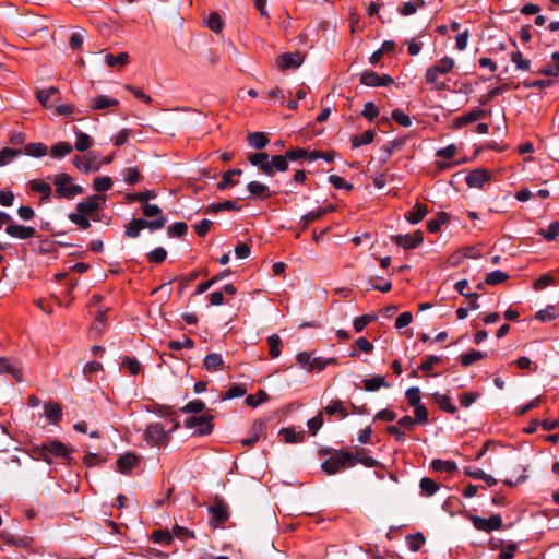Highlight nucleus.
<instances>
[{
	"label": "nucleus",
	"mask_w": 559,
	"mask_h": 559,
	"mask_svg": "<svg viewBox=\"0 0 559 559\" xmlns=\"http://www.w3.org/2000/svg\"><path fill=\"white\" fill-rule=\"evenodd\" d=\"M206 26L214 33L219 34L223 31L224 22L219 13L211 12L206 19Z\"/></svg>",
	"instance_id": "nucleus-50"
},
{
	"label": "nucleus",
	"mask_w": 559,
	"mask_h": 559,
	"mask_svg": "<svg viewBox=\"0 0 559 559\" xmlns=\"http://www.w3.org/2000/svg\"><path fill=\"white\" fill-rule=\"evenodd\" d=\"M45 416L49 423L58 425L62 418L61 406L53 401L45 403Z\"/></svg>",
	"instance_id": "nucleus-28"
},
{
	"label": "nucleus",
	"mask_w": 559,
	"mask_h": 559,
	"mask_svg": "<svg viewBox=\"0 0 559 559\" xmlns=\"http://www.w3.org/2000/svg\"><path fill=\"white\" fill-rule=\"evenodd\" d=\"M246 392H247V390L243 385L231 384L226 392L221 394V400L226 401V400H231V399H236V397H241L246 394Z\"/></svg>",
	"instance_id": "nucleus-58"
},
{
	"label": "nucleus",
	"mask_w": 559,
	"mask_h": 559,
	"mask_svg": "<svg viewBox=\"0 0 559 559\" xmlns=\"http://www.w3.org/2000/svg\"><path fill=\"white\" fill-rule=\"evenodd\" d=\"M75 135H76V141L74 144V148L76 151L86 152L87 150H90L93 146L94 141L87 133H84V132L78 130V131H75Z\"/></svg>",
	"instance_id": "nucleus-37"
},
{
	"label": "nucleus",
	"mask_w": 559,
	"mask_h": 559,
	"mask_svg": "<svg viewBox=\"0 0 559 559\" xmlns=\"http://www.w3.org/2000/svg\"><path fill=\"white\" fill-rule=\"evenodd\" d=\"M432 399L438 404V407L441 411L447 412V413L452 414V415L456 413L457 408L452 403L451 397L449 395L440 394V393H433L432 394Z\"/></svg>",
	"instance_id": "nucleus-30"
},
{
	"label": "nucleus",
	"mask_w": 559,
	"mask_h": 559,
	"mask_svg": "<svg viewBox=\"0 0 559 559\" xmlns=\"http://www.w3.org/2000/svg\"><path fill=\"white\" fill-rule=\"evenodd\" d=\"M312 354L308 352H299L296 355L297 364L307 372H321L325 366V358L323 357H311Z\"/></svg>",
	"instance_id": "nucleus-10"
},
{
	"label": "nucleus",
	"mask_w": 559,
	"mask_h": 559,
	"mask_svg": "<svg viewBox=\"0 0 559 559\" xmlns=\"http://www.w3.org/2000/svg\"><path fill=\"white\" fill-rule=\"evenodd\" d=\"M139 457L132 453L127 452L117 460V471L121 474L128 475L139 464Z\"/></svg>",
	"instance_id": "nucleus-20"
},
{
	"label": "nucleus",
	"mask_w": 559,
	"mask_h": 559,
	"mask_svg": "<svg viewBox=\"0 0 559 559\" xmlns=\"http://www.w3.org/2000/svg\"><path fill=\"white\" fill-rule=\"evenodd\" d=\"M224 293L227 295H235L237 293V288L234 284H226L223 286V290H217L211 293L207 298L212 306H221L224 304Z\"/></svg>",
	"instance_id": "nucleus-25"
},
{
	"label": "nucleus",
	"mask_w": 559,
	"mask_h": 559,
	"mask_svg": "<svg viewBox=\"0 0 559 559\" xmlns=\"http://www.w3.org/2000/svg\"><path fill=\"white\" fill-rule=\"evenodd\" d=\"M269 400V395L264 390H259L254 395L250 394L246 397L245 402L248 406L257 407L260 404L266 402Z\"/></svg>",
	"instance_id": "nucleus-62"
},
{
	"label": "nucleus",
	"mask_w": 559,
	"mask_h": 559,
	"mask_svg": "<svg viewBox=\"0 0 559 559\" xmlns=\"http://www.w3.org/2000/svg\"><path fill=\"white\" fill-rule=\"evenodd\" d=\"M165 224V216H160L152 221H147L145 218H133L126 225L124 235L129 238H136L141 230L145 228L157 230L163 228Z\"/></svg>",
	"instance_id": "nucleus-6"
},
{
	"label": "nucleus",
	"mask_w": 559,
	"mask_h": 559,
	"mask_svg": "<svg viewBox=\"0 0 559 559\" xmlns=\"http://www.w3.org/2000/svg\"><path fill=\"white\" fill-rule=\"evenodd\" d=\"M376 136L374 131L367 130L359 135H353L350 138L352 148H358L362 145H368L373 142Z\"/></svg>",
	"instance_id": "nucleus-32"
},
{
	"label": "nucleus",
	"mask_w": 559,
	"mask_h": 559,
	"mask_svg": "<svg viewBox=\"0 0 559 559\" xmlns=\"http://www.w3.org/2000/svg\"><path fill=\"white\" fill-rule=\"evenodd\" d=\"M450 222V215L447 212H438L432 219L427 222V230L431 234L438 233L441 227Z\"/></svg>",
	"instance_id": "nucleus-29"
},
{
	"label": "nucleus",
	"mask_w": 559,
	"mask_h": 559,
	"mask_svg": "<svg viewBox=\"0 0 559 559\" xmlns=\"http://www.w3.org/2000/svg\"><path fill=\"white\" fill-rule=\"evenodd\" d=\"M247 141L248 144L255 150H263L270 142L264 132L249 133Z\"/></svg>",
	"instance_id": "nucleus-31"
},
{
	"label": "nucleus",
	"mask_w": 559,
	"mask_h": 559,
	"mask_svg": "<svg viewBox=\"0 0 559 559\" xmlns=\"http://www.w3.org/2000/svg\"><path fill=\"white\" fill-rule=\"evenodd\" d=\"M73 178L67 173H59L53 176L52 182L56 186V198L72 200L84 192L83 187L73 183Z\"/></svg>",
	"instance_id": "nucleus-1"
},
{
	"label": "nucleus",
	"mask_w": 559,
	"mask_h": 559,
	"mask_svg": "<svg viewBox=\"0 0 559 559\" xmlns=\"http://www.w3.org/2000/svg\"><path fill=\"white\" fill-rule=\"evenodd\" d=\"M48 147L46 144L37 142V143H28L22 150V153L32 157H43L47 154Z\"/></svg>",
	"instance_id": "nucleus-36"
},
{
	"label": "nucleus",
	"mask_w": 559,
	"mask_h": 559,
	"mask_svg": "<svg viewBox=\"0 0 559 559\" xmlns=\"http://www.w3.org/2000/svg\"><path fill=\"white\" fill-rule=\"evenodd\" d=\"M280 436L284 438L286 443H298L302 442L305 439V432H297L293 427L282 428L280 430Z\"/></svg>",
	"instance_id": "nucleus-34"
},
{
	"label": "nucleus",
	"mask_w": 559,
	"mask_h": 559,
	"mask_svg": "<svg viewBox=\"0 0 559 559\" xmlns=\"http://www.w3.org/2000/svg\"><path fill=\"white\" fill-rule=\"evenodd\" d=\"M241 206L235 200H225L218 203H212L204 210L205 214L218 213L221 211H240Z\"/></svg>",
	"instance_id": "nucleus-23"
},
{
	"label": "nucleus",
	"mask_w": 559,
	"mask_h": 559,
	"mask_svg": "<svg viewBox=\"0 0 559 559\" xmlns=\"http://www.w3.org/2000/svg\"><path fill=\"white\" fill-rule=\"evenodd\" d=\"M5 233L12 238L26 240L35 237L36 229L32 226L19 225L11 222L7 225Z\"/></svg>",
	"instance_id": "nucleus-17"
},
{
	"label": "nucleus",
	"mask_w": 559,
	"mask_h": 559,
	"mask_svg": "<svg viewBox=\"0 0 559 559\" xmlns=\"http://www.w3.org/2000/svg\"><path fill=\"white\" fill-rule=\"evenodd\" d=\"M210 518V526L217 528L224 525L229 519L228 506L223 499L216 497L212 504L207 508Z\"/></svg>",
	"instance_id": "nucleus-8"
},
{
	"label": "nucleus",
	"mask_w": 559,
	"mask_h": 559,
	"mask_svg": "<svg viewBox=\"0 0 559 559\" xmlns=\"http://www.w3.org/2000/svg\"><path fill=\"white\" fill-rule=\"evenodd\" d=\"M486 117H487V110L476 107V108L472 109L471 111L456 117L454 119V127L457 129H461L464 126H467L474 121L484 119Z\"/></svg>",
	"instance_id": "nucleus-19"
},
{
	"label": "nucleus",
	"mask_w": 559,
	"mask_h": 559,
	"mask_svg": "<svg viewBox=\"0 0 559 559\" xmlns=\"http://www.w3.org/2000/svg\"><path fill=\"white\" fill-rule=\"evenodd\" d=\"M46 442V455H48L49 463L51 465L53 463V459L60 460L61 463L71 466L75 464L74 459L72 456L74 449L72 447H68L62 441L57 439H49Z\"/></svg>",
	"instance_id": "nucleus-4"
},
{
	"label": "nucleus",
	"mask_w": 559,
	"mask_h": 559,
	"mask_svg": "<svg viewBox=\"0 0 559 559\" xmlns=\"http://www.w3.org/2000/svg\"><path fill=\"white\" fill-rule=\"evenodd\" d=\"M467 518L471 520L476 530L486 533L498 531L503 525L502 518L500 514H493L488 519H484L481 516L468 513Z\"/></svg>",
	"instance_id": "nucleus-9"
},
{
	"label": "nucleus",
	"mask_w": 559,
	"mask_h": 559,
	"mask_svg": "<svg viewBox=\"0 0 559 559\" xmlns=\"http://www.w3.org/2000/svg\"><path fill=\"white\" fill-rule=\"evenodd\" d=\"M490 180L491 173L485 168H476L465 177V182L469 188L483 189L484 185Z\"/></svg>",
	"instance_id": "nucleus-15"
},
{
	"label": "nucleus",
	"mask_w": 559,
	"mask_h": 559,
	"mask_svg": "<svg viewBox=\"0 0 559 559\" xmlns=\"http://www.w3.org/2000/svg\"><path fill=\"white\" fill-rule=\"evenodd\" d=\"M288 158L286 154L269 155L267 166H265V175L273 177L277 171L285 173L288 170Z\"/></svg>",
	"instance_id": "nucleus-14"
},
{
	"label": "nucleus",
	"mask_w": 559,
	"mask_h": 559,
	"mask_svg": "<svg viewBox=\"0 0 559 559\" xmlns=\"http://www.w3.org/2000/svg\"><path fill=\"white\" fill-rule=\"evenodd\" d=\"M119 105V100L116 98H110L107 95H98L94 99V104L91 106L94 110H103L108 107H116Z\"/></svg>",
	"instance_id": "nucleus-47"
},
{
	"label": "nucleus",
	"mask_w": 559,
	"mask_h": 559,
	"mask_svg": "<svg viewBox=\"0 0 559 559\" xmlns=\"http://www.w3.org/2000/svg\"><path fill=\"white\" fill-rule=\"evenodd\" d=\"M304 59L299 52H285L278 56L276 63L282 70L296 69L301 66Z\"/></svg>",
	"instance_id": "nucleus-18"
},
{
	"label": "nucleus",
	"mask_w": 559,
	"mask_h": 559,
	"mask_svg": "<svg viewBox=\"0 0 559 559\" xmlns=\"http://www.w3.org/2000/svg\"><path fill=\"white\" fill-rule=\"evenodd\" d=\"M364 389L368 392H374L379 390L382 386H390V384L385 381V378L383 376H374L368 379H365L364 381Z\"/></svg>",
	"instance_id": "nucleus-38"
},
{
	"label": "nucleus",
	"mask_w": 559,
	"mask_h": 559,
	"mask_svg": "<svg viewBox=\"0 0 559 559\" xmlns=\"http://www.w3.org/2000/svg\"><path fill=\"white\" fill-rule=\"evenodd\" d=\"M430 466H431V468L435 472H447L449 474H453L457 469V466H456L455 462H453V461H444V460H441V459L432 460Z\"/></svg>",
	"instance_id": "nucleus-41"
},
{
	"label": "nucleus",
	"mask_w": 559,
	"mask_h": 559,
	"mask_svg": "<svg viewBox=\"0 0 559 559\" xmlns=\"http://www.w3.org/2000/svg\"><path fill=\"white\" fill-rule=\"evenodd\" d=\"M509 278V275L500 270H495L486 275L485 283L487 285L496 286Z\"/></svg>",
	"instance_id": "nucleus-59"
},
{
	"label": "nucleus",
	"mask_w": 559,
	"mask_h": 559,
	"mask_svg": "<svg viewBox=\"0 0 559 559\" xmlns=\"http://www.w3.org/2000/svg\"><path fill=\"white\" fill-rule=\"evenodd\" d=\"M173 426L169 429L160 423L150 424L145 429V440L151 445H165L170 441L169 433L175 429V418H171Z\"/></svg>",
	"instance_id": "nucleus-5"
},
{
	"label": "nucleus",
	"mask_w": 559,
	"mask_h": 559,
	"mask_svg": "<svg viewBox=\"0 0 559 559\" xmlns=\"http://www.w3.org/2000/svg\"><path fill=\"white\" fill-rule=\"evenodd\" d=\"M22 154L21 148L3 147L0 150V166H5L12 162V159Z\"/></svg>",
	"instance_id": "nucleus-60"
},
{
	"label": "nucleus",
	"mask_w": 559,
	"mask_h": 559,
	"mask_svg": "<svg viewBox=\"0 0 559 559\" xmlns=\"http://www.w3.org/2000/svg\"><path fill=\"white\" fill-rule=\"evenodd\" d=\"M391 241L405 250L415 249L424 242V233L416 230L413 234L393 235Z\"/></svg>",
	"instance_id": "nucleus-11"
},
{
	"label": "nucleus",
	"mask_w": 559,
	"mask_h": 559,
	"mask_svg": "<svg viewBox=\"0 0 559 559\" xmlns=\"http://www.w3.org/2000/svg\"><path fill=\"white\" fill-rule=\"evenodd\" d=\"M112 185L114 182L109 176L96 177L93 181V188L99 193L110 190Z\"/></svg>",
	"instance_id": "nucleus-63"
},
{
	"label": "nucleus",
	"mask_w": 559,
	"mask_h": 559,
	"mask_svg": "<svg viewBox=\"0 0 559 559\" xmlns=\"http://www.w3.org/2000/svg\"><path fill=\"white\" fill-rule=\"evenodd\" d=\"M322 412L328 416H337L340 419H344L348 416L347 408L340 399L332 400L329 405L323 407Z\"/></svg>",
	"instance_id": "nucleus-22"
},
{
	"label": "nucleus",
	"mask_w": 559,
	"mask_h": 559,
	"mask_svg": "<svg viewBox=\"0 0 559 559\" xmlns=\"http://www.w3.org/2000/svg\"><path fill=\"white\" fill-rule=\"evenodd\" d=\"M130 57L129 53L126 51H122L118 53L117 56L112 53H107L105 56V62L108 67L114 68L116 66H127L129 63Z\"/></svg>",
	"instance_id": "nucleus-45"
},
{
	"label": "nucleus",
	"mask_w": 559,
	"mask_h": 559,
	"mask_svg": "<svg viewBox=\"0 0 559 559\" xmlns=\"http://www.w3.org/2000/svg\"><path fill=\"white\" fill-rule=\"evenodd\" d=\"M419 488L420 495L430 497L439 490L440 485L432 478L424 477L419 481Z\"/></svg>",
	"instance_id": "nucleus-40"
},
{
	"label": "nucleus",
	"mask_w": 559,
	"mask_h": 559,
	"mask_svg": "<svg viewBox=\"0 0 559 559\" xmlns=\"http://www.w3.org/2000/svg\"><path fill=\"white\" fill-rule=\"evenodd\" d=\"M428 213L429 209L426 204L416 202L412 210L405 214V218L411 224H418L427 216Z\"/></svg>",
	"instance_id": "nucleus-21"
},
{
	"label": "nucleus",
	"mask_w": 559,
	"mask_h": 559,
	"mask_svg": "<svg viewBox=\"0 0 559 559\" xmlns=\"http://www.w3.org/2000/svg\"><path fill=\"white\" fill-rule=\"evenodd\" d=\"M151 540L160 545H170L173 542V535L169 531L155 530L151 535Z\"/></svg>",
	"instance_id": "nucleus-61"
},
{
	"label": "nucleus",
	"mask_w": 559,
	"mask_h": 559,
	"mask_svg": "<svg viewBox=\"0 0 559 559\" xmlns=\"http://www.w3.org/2000/svg\"><path fill=\"white\" fill-rule=\"evenodd\" d=\"M0 373L11 374L17 382L23 381L22 370L16 368L9 358L0 357Z\"/></svg>",
	"instance_id": "nucleus-27"
},
{
	"label": "nucleus",
	"mask_w": 559,
	"mask_h": 559,
	"mask_svg": "<svg viewBox=\"0 0 559 559\" xmlns=\"http://www.w3.org/2000/svg\"><path fill=\"white\" fill-rule=\"evenodd\" d=\"M269 154L265 152L251 153L248 155V162L259 168L265 175V166H267Z\"/></svg>",
	"instance_id": "nucleus-42"
},
{
	"label": "nucleus",
	"mask_w": 559,
	"mask_h": 559,
	"mask_svg": "<svg viewBox=\"0 0 559 559\" xmlns=\"http://www.w3.org/2000/svg\"><path fill=\"white\" fill-rule=\"evenodd\" d=\"M354 453L348 450H334V454L326 459L321 468L326 475H335L346 467H353Z\"/></svg>",
	"instance_id": "nucleus-3"
},
{
	"label": "nucleus",
	"mask_w": 559,
	"mask_h": 559,
	"mask_svg": "<svg viewBox=\"0 0 559 559\" xmlns=\"http://www.w3.org/2000/svg\"><path fill=\"white\" fill-rule=\"evenodd\" d=\"M204 368L209 371L218 370L223 368L224 360L217 353H210L204 357Z\"/></svg>",
	"instance_id": "nucleus-43"
},
{
	"label": "nucleus",
	"mask_w": 559,
	"mask_h": 559,
	"mask_svg": "<svg viewBox=\"0 0 559 559\" xmlns=\"http://www.w3.org/2000/svg\"><path fill=\"white\" fill-rule=\"evenodd\" d=\"M269 345V355L271 358H277L281 355L282 340L277 334H272L266 340Z\"/></svg>",
	"instance_id": "nucleus-51"
},
{
	"label": "nucleus",
	"mask_w": 559,
	"mask_h": 559,
	"mask_svg": "<svg viewBox=\"0 0 559 559\" xmlns=\"http://www.w3.org/2000/svg\"><path fill=\"white\" fill-rule=\"evenodd\" d=\"M3 542L8 545H13L20 548L28 547L31 543V538L27 536H17L14 534H5L3 535Z\"/></svg>",
	"instance_id": "nucleus-54"
},
{
	"label": "nucleus",
	"mask_w": 559,
	"mask_h": 559,
	"mask_svg": "<svg viewBox=\"0 0 559 559\" xmlns=\"http://www.w3.org/2000/svg\"><path fill=\"white\" fill-rule=\"evenodd\" d=\"M455 66V62L450 57L441 58L436 64L429 67L425 73V81L427 84H433L437 91L448 90L444 82H438L439 74L450 73Z\"/></svg>",
	"instance_id": "nucleus-2"
},
{
	"label": "nucleus",
	"mask_w": 559,
	"mask_h": 559,
	"mask_svg": "<svg viewBox=\"0 0 559 559\" xmlns=\"http://www.w3.org/2000/svg\"><path fill=\"white\" fill-rule=\"evenodd\" d=\"M68 218L71 223L76 225L80 229L86 230L91 227V219L88 215L81 214L79 212L70 213Z\"/></svg>",
	"instance_id": "nucleus-56"
},
{
	"label": "nucleus",
	"mask_w": 559,
	"mask_h": 559,
	"mask_svg": "<svg viewBox=\"0 0 559 559\" xmlns=\"http://www.w3.org/2000/svg\"><path fill=\"white\" fill-rule=\"evenodd\" d=\"M264 425L262 421H255L252 426L253 433L249 438H245L241 440V444L243 447L252 448L260 439V436L263 431Z\"/></svg>",
	"instance_id": "nucleus-48"
},
{
	"label": "nucleus",
	"mask_w": 559,
	"mask_h": 559,
	"mask_svg": "<svg viewBox=\"0 0 559 559\" xmlns=\"http://www.w3.org/2000/svg\"><path fill=\"white\" fill-rule=\"evenodd\" d=\"M485 357H487V353L476 350V349H471L469 352L464 353L460 356V362L463 367H468V366L473 365L474 362H476L480 359H484Z\"/></svg>",
	"instance_id": "nucleus-35"
},
{
	"label": "nucleus",
	"mask_w": 559,
	"mask_h": 559,
	"mask_svg": "<svg viewBox=\"0 0 559 559\" xmlns=\"http://www.w3.org/2000/svg\"><path fill=\"white\" fill-rule=\"evenodd\" d=\"M406 542L409 550L418 551L426 543V538L421 532L409 534L406 536Z\"/></svg>",
	"instance_id": "nucleus-49"
},
{
	"label": "nucleus",
	"mask_w": 559,
	"mask_h": 559,
	"mask_svg": "<svg viewBox=\"0 0 559 559\" xmlns=\"http://www.w3.org/2000/svg\"><path fill=\"white\" fill-rule=\"evenodd\" d=\"M121 366L126 368L131 376H138L142 371V366L136 358L124 356Z\"/></svg>",
	"instance_id": "nucleus-55"
},
{
	"label": "nucleus",
	"mask_w": 559,
	"mask_h": 559,
	"mask_svg": "<svg viewBox=\"0 0 559 559\" xmlns=\"http://www.w3.org/2000/svg\"><path fill=\"white\" fill-rule=\"evenodd\" d=\"M373 344L369 342L366 337L361 336L358 337L354 344L352 345V350L349 353V357H356L357 356V349L370 354L373 350Z\"/></svg>",
	"instance_id": "nucleus-39"
},
{
	"label": "nucleus",
	"mask_w": 559,
	"mask_h": 559,
	"mask_svg": "<svg viewBox=\"0 0 559 559\" xmlns=\"http://www.w3.org/2000/svg\"><path fill=\"white\" fill-rule=\"evenodd\" d=\"M426 2L424 0H411L400 5L397 8V11L401 15L409 16L416 13L418 9L424 8Z\"/></svg>",
	"instance_id": "nucleus-33"
},
{
	"label": "nucleus",
	"mask_w": 559,
	"mask_h": 559,
	"mask_svg": "<svg viewBox=\"0 0 559 559\" xmlns=\"http://www.w3.org/2000/svg\"><path fill=\"white\" fill-rule=\"evenodd\" d=\"M364 452H365V449H362L361 452L357 451L356 453H354V459L352 460L353 466H355L357 463H360L366 467L381 466V463L379 461H377L376 459H373L369 455L364 454Z\"/></svg>",
	"instance_id": "nucleus-44"
},
{
	"label": "nucleus",
	"mask_w": 559,
	"mask_h": 559,
	"mask_svg": "<svg viewBox=\"0 0 559 559\" xmlns=\"http://www.w3.org/2000/svg\"><path fill=\"white\" fill-rule=\"evenodd\" d=\"M29 188L40 193V201L41 202H49L51 199V186L48 182L40 181V180H31L28 182Z\"/></svg>",
	"instance_id": "nucleus-26"
},
{
	"label": "nucleus",
	"mask_w": 559,
	"mask_h": 559,
	"mask_svg": "<svg viewBox=\"0 0 559 559\" xmlns=\"http://www.w3.org/2000/svg\"><path fill=\"white\" fill-rule=\"evenodd\" d=\"M36 98L43 107L46 109H52L56 103L60 100L59 90L55 86L38 90L36 92Z\"/></svg>",
	"instance_id": "nucleus-16"
},
{
	"label": "nucleus",
	"mask_w": 559,
	"mask_h": 559,
	"mask_svg": "<svg viewBox=\"0 0 559 559\" xmlns=\"http://www.w3.org/2000/svg\"><path fill=\"white\" fill-rule=\"evenodd\" d=\"M537 234L547 241H554L559 236L558 221L551 222L547 228L538 229Z\"/></svg>",
	"instance_id": "nucleus-57"
},
{
	"label": "nucleus",
	"mask_w": 559,
	"mask_h": 559,
	"mask_svg": "<svg viewBox=\"0 0 559 559\" xmlns=\"http://www.w3.org/2000/svg\"><path fill=\"white\" fill-rule=\"evenodd\" d=\"M213 415L205 413L202 415H192L186 418L185 427L193 430V436H209L214 430Z\"/></svg>",
	"instance_id": "nucleus-7"
},
{
	"label": "nucleus",
	"mask_w": 559,
	"mask_h": 559,
	"mask_svg": "<svg viewBox=\"0 0 559 559\" xmlns=\"http://www.w3.org/2000/svg\"><path fill=\"white\" fill-rule=\"evenodd\" d=\"M72 150L73 146L69 142L60 141L51 146L50 155L53 158H62L70 154Z\"/></svg>",
	"instance_id": "nucleus-46"
},
{
	"label": "nucleus",
	"mask_w": 559,
	"mask_h": 559,
	"mask_svg": "<svg viewBox=\"0 0 559 559\" xmlns=\"http://www.w3.org/2000/svg\"><path fill=\"white\" fill-rule=\"evenodd\" d=\"M99 153L92 151L88 152L85 157L75 155L72 159V164L82 173L88 174L91 171H97L99 169L98 164Z\"/></svg>",
	"instance_id": "nucleus-12"
},
{
	"label": "nucleus",
	"mask_w": 559,
	"mask_h": 559,
	"mask_svg": "<svg viewBox=\"0 0 559 559\" xmlns=\"http://www.w3.org/2000/svg\"><path fill=\"white\" fill-rule=\"evenodd\" d=\"M27 452L32 459L49 463V460H47L48 455H46V442H43L41 444L32 443Z\"/></svg>",
	"instance_id": "nucleus-52"
},
{
	"label": "nucleus",
	"mask_w": 559,
	"mask_h": 559,
	"mask_svg": "<svg viewBox=\"0 0 559 559\" xmlns=\"http://www.w3.org/2000/svg\"><path fill=\"white\" fill-rule=\"evenodd\" d=\"M323 412L320 411L316 416L307 421V426L311 436H316L323 426Z\"/></svg>",
	"instance_id": "nucleus-64"
},
{
	"label": "nucleus",
	"mask_w": 559,
	"mask_h": 559,
	"mask_svg": "<svg viewBox=\"0 0 559 559\" xmlns=\"http://www.w3.org/2000/svg\"><path fill=\"white\" fill-rule=\"evenodd\" d=\"M359 81L362 85H366V86H389L394 82V80L391 75H389V74L379 75L373 70H365L360 74Z\"/></svg>",
	"instance_id": "nucleus-13"
},
{
	"label": "nucleus",
	"mask_w": 559,
	"mask_h": 559,
	"mask_svg": "<svg viewBox=\"0 0 559 559\" xmlns=\"http://www.w3.org/2000/svg\"><path fill=\"white\" fill-rule=\"evenodd\" d=\"M247 189L251 197L258 198L260 200H267L272 197V192L270 191L269 187L259 181H250L247 185Z\"/></svg>",
	"instance_id": "nucleus-24"
},
{
	"label": "nucleus",
	"mask_w": 559,
	"mask_h": 559,
	"mask_svg": "<svg viewBox=\"0 0 559 559\" xmlns=\"http://www.w3.org/2000/svg\"><path fill=\"white\" fill-rule=\"evenodd\" d=\"M558 312L555 306L549 305L546 308L535 313V319L540 322H550L558 317Z\"/></svg>",
	"instance_id": "nucleus-53"
}]
</instances>
